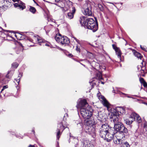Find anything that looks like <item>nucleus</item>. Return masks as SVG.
I'll return each mask as SVG.
<instances>
[{
  "instance_id": "nucleus-1",
  "label": "nucleus",
  "mask_w": 147,
  "mask_h": 147,
  "mask_svg": "<svg viewBox=\"0 0 147 147\" xmlns=\"http://www.w3.org/2000/svg\"><path fill=\"white\" fill-rule=\"evenodd\" d=\"M79 21L82 26L85 28L92 30L94 32H96L98 29V24L92 18L83 16L80 17Z\"/></svg>"
},
{
  "instance_id": "nucleus-2",
  "label": "nucleus",
  "mask_w": 147,
  "mask_h": 147,
  "mask_svg": "<svg viewBox=\"0 0 147 147\" xmlns=\"http://www.w3.org/2000/svg\"><path fill=\"white\" fill-rule=\"evenodd\" d=\"M55 39L58 43H60L65 46L68 45L70 41L69 39L66 36H62L60 34L56 35Z\"/></svg>"
},
{
  "instance_id": "nucleus-3",
  "label": "nucleus",
  "mask_w": 147,
  "mask_h": 147,
  "mask_svg": "<svg viewBox=\"0 0 147 147\" xmlns=\"http://www.w3.org/2000/svg\"><path fill=\"white\" fill-rule=\"evenodd\" d=\"M90 107L88 106V107L85 108L84 109H81L80 110V113L81 116L84 118L88 119L89 118L92 116V113L89 109Z\"/></svg>"
},
{
  "instance_id": "nucleus-4",
  "label": "nucleus",
  "mask_w": 147,
  "mask_h": 147,
  "mask_svg": "<svg viewBox=\"0 0 147 147\" xmlns=\"http://www.w3.org/2000/svg\"><path fill=\"white\" fill-rule=\"evenodd\" d=\"M114 128L118 131L122 133H127L128 132V130L123 124L121 122L114 124Z\"/></svg>"
},
{
  "instance_id": "nucleus-5",
  "label": "nucleus",
  "mask_w": 147,
  "mask_h": 147,
  "mask_svg": "<svg viewBox=\"0 0 147 147\" xmlns=\"http://www.w3.org/2000/svg\"><path fill=\"white\" fill-rule=\"evenodd\" d=\"M91 6L90 3H85L83 6L84 9L83 13L84 14L87 16H90L92 15L91 11Z\"/></svg>"
},
{
  "instance_id": "nucleus-6",
  "label": "nucleus",
  "mask_w": 147,
  "mask_h": 147,
  "mask_svg": "<svg viewBox=\"0 0 147 147\" xmlns=\"http://www.w3.org/2000/svg\"><path fill=\"white\" fill-rule=\"evenodd\" d=\"M112 129L111 128L109 127L108 124H105L102 125L99 129V135L100 136H104V134L107 133V132L109 131V130Z\"/></svg>"
},
{
  "instance_id": "nucleus-7",
  "label": "nucleus",
  "mask_w": 147,
  "mask_h": 147,
  "mask_svg": "<svg viewBox=\"0 0 147 147\" xmlns=\"http://www.w3.org/2000/svg\"><path fill=\"white\" fill-rule=\"evenodd\" d=\"M114 132L113 129L104 134V136H100L103 138L104 140H105L108 142H109L111 141L114 138Z\"/></svg>"
},
{
  "instance_id": "nucleus-8",
  "label": "nucleus",
  "mask_w": 147,
  "mask_h": 147,
  "mask_svg": "<svg viewBox=\"0 0 147 147\" xmlns=\"http://www.w3.org/2000/svg\"><path fill=\"white\" fill-rule=\"evenodd\" d=\"M89 105L87 102L86 100L84 99L79 100L77 102L76 107L78 109H84L88 107Z\"/></svg>"
},
{
  "instance_id": "nucleus-9",
  "label": "nucleus",
  "mask_w": 147,
  "mask_h": 147,
  "mask_svg": "<svg viewBox=\"0 0 147 147\" xmlns=\"http://www.w3.org/2000/svg\"><path fill=\"white\" fill-rule=\"evenodd\" d=\"M28 40L34 44L38 43L40 45H42L45 44L43 40L39 39L37 36H33L32 38H29Z\"/></svg>"
},
{
  "instance_id": "nucleus-10",
  "label": "nucleus",
  "mask_w": 147,
  "mask_h": 147,
  "mask_svg": "<svg viewBox=\"0 0 147 147\" xmlns=\"http://www.w3.org/2000/svg\"><path fill=\"white\" fill-rule=\"evenodd\" d=\"M99 99L102 102V103L105 107H107L108 109L109 108L110 104L105 98L104 96L102 95H99V94H97Z\"/></svg>"
},
{
  "instance_id": "nucleus-11",
  "label": "nucleus",
  "mask_w": 147,
  "mask_h": 147,
  "mask_svg": "<svg viewBox=\"0 0 147 147\" xmlns=\"http://www.w3.org/2000/svg\"><path fill=\"white\" fill-rule=\"evenodd\" d=\"M85 131L87 133L91 134H94L95 133V129L93 126H86Z\"/></svg>"
},
{
  "instance_id": "nucleus-12",
  "label": "nucleus",
  "mask_w": 147,
  "mask_h": 147,
  "mask_svg": "<svg viewBox=\"0 0 147 147\" xmlns=\"http://www.w3.org/2000/svg\"><path fill=\"white\" fill-rule=\"evenodd\" d=\"M71 12H69L67 13L66 17L69 19H72L74 16V15L76 11V9L75 7H73L71 8Z\"/></svg>"
},
{
  "instance_id": "nucleus-13",
  "label": "nucleus",
  "mask_w": 147,
  "mask_h": 147,
  "mask_svg": "<svg viewBox=\"0 0 147 147\" xmlns=\"http://www.w3.org/2000/svg\"><path fill=\"white\" fill-rule=\"evenodd\" d=\"M83 140V141L82 142L83 144V147H94L92 144H90V142L87 139H84Z\"/></svg>"
},
{
  "instance_id": "nucleus-14",
  "label": "nucleus",
  "mask_w": 147,
  "mask_h": 147,
  "mask_svg": "<svg viewBox=\"0 0 147 147\" xmlns=\"http://www.w3.org/2000/svg\"><path fill=\"white\" fill-rule=\"evenodd\" d=\"M112 47L116 53V54L117 55L118 58L121 60V53L120 50L114 45H113Z\"/></svg>"
},
{
  "instance_id": "nucleus-15",
  "label": "nucleus",
  "mask_w": 147,
  "mask_h": 147,
  "mask_svg": "<svg viewBox=\"0 0 147 147\" xmlns=\"http://www.w3.org/2000/svg\"><path fill=\"white\" fill-rule=\"evenodd\" d=\"M59 126L60 127V128H59L58 129V131L57 134V138L58 140L59 139L60 137V131L61 130H63L65 128L63 125V124L62 123H61L60 124H59L58 127H59Z\"/></svg>"
},
{
  "instance_id": "nucleus-16",
  "label": "nucleus",
  "mask_w": 147,
  "mask_h": 147,
  "mask_svg": "<svg viewBox=\"0 0 147 147\" xmlns=\"http://www.w3.org/2000/svg\"><path fill=\"white\" fill-rule=\"evenodd\" d=\"M87 120L86 123V126H93L94 123V121L93 119L91 118L89 119V118L87 119Z\"/></svg>"
},
{
  "instance_id": "nucleus-17",
  "label": "nucleus",
  "mask_w": 147,
  "mask_h": 147,
  "mask_svg": "<svg viewBox=\"0 0 147 147\" xmlns=\"http://www.w3.org/2000/svg\"><path fill=\"white\" fill-rule=\"evenodd\" d=\"M123 133L118 131L115 134V137L114 138H115L116 139H121V138L122 139L123 136Z\"/></svg>"
},
{
  "instance_id": "nucleus-18",
  "label": "nucleus",
  "mask_w": 147,
  "mask_h": 147,
  "mask_svg": "<svg viewBox=\"0 0 147 147\" xmlns=\"http://www.w3.org/2000/svg\"><path fill=\"white\" fill-rule=\"evenodd\" d=\"M113 141L114 143L115 144H121L123 143V140H122V139H116L115 138H113Z\"/></svg>"
},
{
  "instance_id": "nucleus-19",
  "label": "nucleus",
  "mask_w": 147,
  "mask_h": 147,
  "mask_svg": "<svg viewBox=\"0 0 147 147\" xmlns=\"http://www.w3.org/2000/svg\"><path fill=\"white\" fill-rule=\"evenodd\" d=\"M112 118L114 124L118 123V122H120L119 121L118 118L117 116L114 115L112 117Z\"/></svg>"
},
{
  "instance_id": "nucleus-20",
  "label": "nucleus",
  "mask_w": 147,
  "mask_h": 147,
  "mask_svg": "<svg viewBox=\"0 0 147 147\" xmlns=\"http://www.w3.org/2000/svg\"><path fill=\"white\" fill-rule=\"evenodd\" d=\"M136 115V113H132L130 115L129 119L131 120H132L133 122L135 120V117Z\"/></svg>"
},
{
  "instance_id": "nucleus-21",
  "label": "nucleus",
  "mask_w": 147,
  "mask_h": 147,
  "mask_svg": "<svg viewBox=\"0 0 147 147\" xmlns=\"http://www.w3.org/2000/svg\"><path fill=\"white\" fill-rule=\"evenodd\" d=\"M134 53L136 57L140 59H141L142 56H141V54L140 53L135 51L134 52Z\"/></svg>"
},
{
  "instance_id": "nucleus-22",
  "label": "nucleus",
  "mask_w": 147,
  "mask_h": 147,
  "mask_svg": "<svg viewBox=\"0 0 147 147\" xmlns=\"http://www.w3.org/2000/svg\"><path fill=\"white\" fill-rule=\"evenodd\" d=\"M135 120L137 121L138 123H140L141 122V117L138 114H136V115L135 117Z\"/></svg>"
},
{
  "instance_id": "nucleus-23",
  "label": "nucleus",
  "mask_w": 147,
  "mask_h": 147,
  "mask_svg": "<svg viewBox=\"0 0 147 147\" xmlns=\"http://www.w3.org/2000/svg\"><path fill=\"white\" fill-rule=\"evenodd\" d=\"M125 123L127 125H129L133 122L132 120H131L129 118V119H126L124 120Z\"/></svg>"
},
{
  "instance_id": "nucleus-24",
  "label": "nucleus",
  "mask_w": 147,
  "mask_h": 147,
  "mask_svg": "<svg viewBox=\"0 0 147 147\" xmlns=\"http://www.w3.org/2000/svg\"><path fill=\"white\" fill-rule=\"evenodd\" d=\"M7 3V0H0V5H1V6L3 7Z\"/></svg>"
},
{
  "instance_id": "nucleus-25",
  "label": "nucleus",
  "mask_w": 147,
  "mask_h": 147,
  "mask_svg": "<svg viewBox=\"0 0 147 147\" xmlns=\"http://www.w3.org/2000/svg\"><path fill=\"white\" fill-rule=\"evenodd\" d=\"M145 67H141V73H143L144 74H145L146 72L145 71ZM141 76L144 77L145 76L144 74H142L141 75Z\"/></svg>"
},
{
  "instance_id": "nucleus-26",
  "label": "nucleus",
  "mask_w": 147,
  "mask_h": 147,
  "mask_svg": "<svg viewBox=\"0 0 147 147\" xmlns=\"http://www.w3.org/2000/svg\"><path fill=\"white\" fill-rule=\"evenodd\" d=\"M57 5L59 7L63 8L64 7L65 4L63 2L61 1L59 2Z\"/></svg>"
},
{
  "instance_id": "nucleus-27",
  "label": "nucleus",
  "mask_w": 147,
  "mask_h": 147,
  "mask_svg": "<svg viewBox=\"0 0 147 147\" xmlns=\"http://www.w3.org/2000/svg\"><path fill=\"white\" fill-rule=\"evenodd\" d=\"M29 10L30 12L33 13H34L36 11L35 8L34 7L31 6L30 7Z\"/></svg>"
},
{
  "instance_id": "nucleus-28",
  "label": "nucleus",
  "mask_w": 147,
  "mask_h": 147,
  "mask_svg": "<svg viewBox=\"0 0 147 147\" xmlns=\"http://www.w3.org/2000/svg\"><path fill=\"white\" fill-rule=\"evenodd\" d=\"M121 147H129V145L128 143L127 142H123L121 146Z\"/></svg>"
},
{
  "instance_id": "nucleus-29",
  "label": "nucleus",
  "mask_w": 147,
  "mask_h": 147,
  "mask_svg": "<svg viewBox=\"0 0 147 147\" xmlns=\"http://www.w3.org/2000/svg\"><path fill=\"white\" fill-rule=\"evenodd\" d=\"M97 77L98 78V79L100 80L102 79V74L100 72H98L97 74Z\"/></svg>"
},
{
  "instance_id": "nucleus-30",
  "label": "nucleus",
  "mask_w": 147,
  "mask_h": 147,
  "mask_svg": "<svg viewBox=\"0 0 147 147\" xmlns=\"http://www.w3.org/2000/svg\"><path fill=\"white\" fill-rule=\"evenodd\" d=\"M18 65V64L16 62L12 64V67L13 68H16Z\"/></svg>"
},
{
  "instance_id": "nucleus-31",
  "label": "nucleus",
  "mask_w": 147,
  "mask_h": 147,
  "mask_svg": "<svg viewBox=\"0 0 147 147\" xmlns=\"http://www.w3.org/2000/svg\"><path fill=\"white\" fill-rule=\"evenodd\" d=\"M18 7L20 8V9H21L22 10H23L25 8V6L24 5V4H20Z\"/></svg>"
},
{
  "instance_id": "nucleus-32",
  "label": "nucleus",
  "mask_w": 147,
  "mask_h": 147,
  "mask_svg": "<svg viewBox=\"0 0 147 147\" xmlns=\"http://www.w3.org/2000/svg\"><path fill=\"white\" fill-rule=\"evenodd\" d=\"M140 83L142 84L144 82H145L144 79L143 78H140Z\"/></svg>"
},
{
  "instance_id": "nucleus-33",
  "label": "nucleus",
  "mask_w": 147,
  "mask_h": 147,
  "mask_svg": "<svg viewBox=\"0 0 147 147\" xmlns=\"http://www.w3.org/2000/svg\"><path fill=\"white\" fill-rule=\"evenodd\" d=\"M20 78H19L18 79H15L14 82L15 83H17L18 84L19 83V82H20Z\"/></svg>"
},
{
  "instance_id": "nucleus-34",
  "label": "nucleus",
  "mask_w": 147,
  "mask_h": 147,
  "mask_svg": "<svg viewBox=\"0 0 147 147\" xmlns=\"http://www.w3.org/2000/svg\"><path fill=\"white\" fill-rule=\"evenodd\" d=\"M66 6H64V7L63 8V10L64 11V12L67 11L69 9V8L67 7Z\"/></svg>"
},
{
  "instance_id": "nucleus-35",
  "label": "nucleus",
  "mask_w": 147,
  "mask_h": 147,
  "mask_svg": "<svg viewBox=\"0 0 147 147\" xmlns=\"http://www.w3.org/2000/svg\"><path fill=\"white\" fill-rule=\"evenodd\" d=\"M140 47L141 49L143 50L146 51H147V49L146 47H142L141 45H140Z\"/></svg>"
},
{
  "instance_id": "nucleus-36",
  "label": "nucleus",
  "mask_w": 147,
  "mask_h": 147,
  "mask_svg": "<svg viewBox=\"0 0 147 147\" xmlns=\"http://www.w3.org/2000/svg\"><path fill=\"white\" fill-rule=\"evenodd\" d=\"M120 94L122 97H124L126 95V94L121 92L120 93Z\"/></svg>"
},
{
  "instance_id": "nucleus-37",
  "label": "nucleus",
  "mask_w": 147,
  "mask_h": 147,
  "mask_svg": "<svg viewBox=\"0 0 147 147\" xmlns=\"http://www.w3.org/2000/svg\"><path fill=\"white\" fill-rule=\"evenodd\" d=\"M9 72H8V74L6 75V77L7 78H11V76H9Z\"/></svg>"
},
{
  "instance_id": "nucleus-38",
  "label": "nucleus",
  "mask_w": 147,
  "mask_h": 147,
  "mask_svg": "<svg viewBox=\"0 0 147 147\" xmlns=\"http://www.w3.org/2000/svg\"><path fill=\"white\" fill-rule=\"evenodd\" d=\"M142 84H143V86L145 87H146V86H147V83L145 81Z\"/></svg>"
},
{
  "instance_id": "nucleus-39",
  "label": "nucleus",
  "mask_w": 147,
  "mask_h": 147,
  "mask_svg": "<svg viewBox=\"0 0 147 147\" xmlns=\"http://www.w3.org/2000/svg\"><path fill=\"white\" fill-rule=\"evenodd\" d=\"M19 5L20 4H19V3H15L14 4V6L16 7H18L19 6Z\"/></svg>"
},
{
  "instance_id": "nucleus-40",
  "label": "nucleus",
  "mask_w": 147,
  "mask_h": 147,
  "mask_svg": "<svg viewBox=\"0 0 147 147\" xmlns=\"http://www.w3.org/2000/svg\"><path fill=\"white\" fill-rule=\"evenodd\" d=\"M76 50L78 52H80V49L78 47V46H76Z\"/></svg>"
},
{
  "instance_id": "nucleus-41",
  "label": "nucleus",
  "mask_w": 147,
  "mask_h": 147,
  "mask_svg": "<svg viewBox=\"0 0 147 147\" xmlns=\"http://www.w3.org/2000/svg\"><path fill=\"white\" fill-rule=\"evenodd\" d=\"M8 87V86H4L3 87V88L2 89L1 91H3L4 90V89H5L6 88H7Z\"/></svg>"
},
{
  "instance_id": "nucleus-42",
  "label": "nucleus",
  "mask_w": 147,
  "mask_h": 147,
  "mask_svg": "<svg viewBox=\"0 0 147 147\" xmlns=\"http://www.w3.org/2000/svg\"><path fill=\"white\" fill-rule=\"evenodd\" d=\"M74 140L76 142V143H77L78 142V140L77 139V138H74Z\"/></svg>"
},
{
  "instance_id": "nucleus-43",
  "label": "nucleus",
  "mask_w": 147,
  "mask_h": 147,
  "mask_svg": "<svg viewBox=\"0 0 147 147\" xmlns=\"http://www.w3.org/2000/svg\"><path fill=\"white\" fill-rule=\"evenodd\" d=\"M28 147H35L34 145H30Z\"/></svg>"
},
{
  "instance_id": "nucleus-44",
  "label": "nucleus",
  "mask_w": 147,
  "mask_h": 147,
  "mask_svg": "<svg viewBox=\"0 0 147 147\" xmlns=\"http://www.w3.org/2000/svg\"><path fill=\"white\" fill-rule=\"evenodd\" d=\"M20 51H21V50H19L18 51H16V53L17 54H19Z\"/></svg>"
},
{
  "instance_id": "nucleus-45",
  "label": "nucleus",
  "mask_w": 147,
  "mask_h": 147,
  "mask_svg": "<svg viewBox=\"0 0 147 147\" xmlns=\"http://www.w3.org/2000/svg\"><path fill=\"white\" fill-rule=\"evenodd\" d=\"M76 40V41L77 42H78L79 41V40H78L77 38H74Z\"/></svg>"
},
{
  "instance_id": "nucleus-46",
  "label": "nucleus",
  "mask_w": 147,
  "mask_h": 147,
  "mask_svg": "<svg viewBox=\"0 0 147 147\" xmlns=\"http://www.w3.org/2000/svg\"><path fill=\"white\" fill-rule=\"evenodd\" d=\"M76 40V41L77 42H78L79 41V40H78L77 38H74Z\"/></svg>"
},
{
  "instance_id": "nucleus-47",
  "label": "nucleus",
  "mask_w": 147,
  "mask_h": 147,
  "mask_svg": "<svg viewBox=\"0 0 147 147\" xmlns=\"http://www.w3.org/2000/svg\"><path fill=\"white\" fill-rule=\"evenodd\" d=\"M12 1L14 2H16V1H18V0H12Z\"/></svg>"
},
{
  "instance_id": "nucleus-48",
  "label": "nucleus",
  "mask_w": 147,
  "mask_h": 147,
  "mask_svg": "<svg viewBox=\"0 0 147 147\" xmlns=\"http://www.w3.org/2000/svg\"><path fill=\"white\" fill-rule=\"evenodd\" d=\"M61 0H55L56 2H59Z\"/></svg>"
},
{
  "instance_id": "nucleus-49",
  "label": "nucleus",
  "mask_w": 147,
  "mask_h": 147,
  "mask_svg": "<svg viewBox=\"0 0 147 147\" xmlns=\"http://www.w3.org/2000/svg\"><path fill=\"white\" fill-rule=\"evenodd\" d=\"M45 45L46 46H49V45L48 44H45Z\"/></svg>"
},
{
  "instance_id": "nucleus-50",
  "label": "nucleus",
  "mask_w": 147,
  "mask_h": 147,
  "mask_svg": "<svg viewBox=\"0 0 147 147\" xmlns=\"http://www.w3.org/2000/svg\"><path fill=\"white\" fill-rule=\"evenodd\" d=\"M66 116H67V113H66V114H65V115H64V116L65 117V116H66Z\"/></svg>"
},
{
  "instance_id": "nucleus-51",
  "label": "nucleus",
  "mask_w": 147,
  "mask_h": 147,
  "mask_svg": "<svg viewBox=\"0 0 147 147\" xmlns=\"http://www.w3.org/2000/svg\"><path fill=\"white\" fill-rule=\"evenodd\" d=\"M101 83L102 84H104V83L102 82H101Z\"/></svg>"
},
{
  "instance_id": "nucleus-52",
  "label": "nucleus",
  "mask_w": 147,
  "mask_h": 147,
  "mask_svg": "<svg viewBox=\"0 0 147 147\" xmlns=\"http://www.w3.org/2000/svg\"><path fill=\"white\" fill-rule=\"evenodd\" d=\"M79 1H82V0H78Z\"/></svg>"
},
{
  "instance_id": "nucleus-53",
  "label": "nucleus",
  "mask_w": 147,
  "mask_h": 147,
  "mask_svg": "<svg viewBox=\"0 0 147 147\" xmlns=\"http://www.w3.org/2000/svg\"><path fill=\"white\" fill-rule=\"evenodd\" d=\"M35 2V3H36L35 1L34 0H33Z\"/></svg>"
},
{
  "instance_id": "nucleus-54",
  "label": "nucleus",
  "mask_w": 147,
  "mask_h": 147,
  "mask_svg": "<svg viewBox=\"0 0 147 147\" xmlns=\"http://www.w3.org/2000/svg\"><path fill=\"white\" fill-rule=\"evenodd\" d=\"M71 54H70L69 55L71 56Z\"/></svg>"
},
{
  "instance_id": "nucleus-55",
  "label": "nucleus",
  "mask_w": 147,
  "mask_h": 147,
  "mask_svg": "<svg viewBox=\"0 0 147 147\" xmlns=\"http://www.w3.org/2000/svg\"><path fill=\"white\" fill-rule=\"evenodd\" d=\"M144 126L145 127H146V125H144Z\"/></svg>"
},
{
  "instance_id": "nucleus-56",
  "label": "nucleus",
  "mask_w": 147,
  "mask_h": 147,
  "mask_svg": "<svg viewBox=\"0 0 147 147\" xmlns=\"http://www.w3.org/2000/svg\"><path fill=\"white\" fill-rule=\"evenodd\" d=\"M139 67L138 66V69L139 68Z\"/></svg>"
},
{
  "instance_id": "nucleus-57",
  "label": "nucleus",
  "mask_w": 147,
  "mask_h": 147,
  "mask_svg": "<svg viewBox=\"0 0 147 147\" xmlns=\"http://www.w3.org/2000/svg\"><path fill=\"white\" fill-rule=\"evenodd\" d=\"M15 36L16 37V35H15Z\"/></svg>"
}]
</instances>
